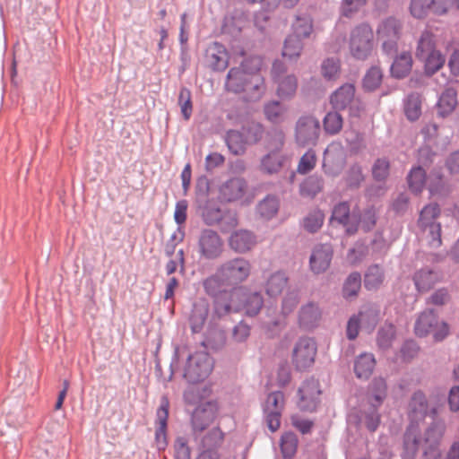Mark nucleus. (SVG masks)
I'll return each instance as SVG.
<instances>
[{"instance_id":"1","label":"nucleus","mask_w":459,"mask_h":459,"mask_svg":"<svg viewBox=\"0 0 459 459\" xmlns=\"http://www.w3.org/2000/svg\"><path fill=\"white\" fill-rule=\"evenodd\" d=\"M250 273L251 264L247 259L234 258L223 263L214 275L204 281V287L208 294H215L223 285L233 286L245 281Z\"/></svg>"},{"instance_id":"2","label":"nucleus","mask_w":459,"mask_h":459,"mask_svg":"<svg viewBox=\"0 0 459 459\" xmlns=\"http://www.w3.org/2000/svg\"><path fill=\"white\" fill-rule=\"evenodd\" d=\"M414 333L418 337L431 334L436 342H440L448 335L449 326L445 321H440L433 310L428 309L417 317Z\"/></svg>"},{"instance_id":"3","label":"nucleus","mask_w":459,"mask_h":459,"mask_svg":"<svg viewBox=\"0 0 459 459\" xmlns=\"http://www.w3.org/2000/svg\"><path fill=\"white\" fill-rule=\"evenodd\" d=\"M374 48V33L368 24L356 27L350 37V52L357 59L368 58Z\"/></svg>"},{"instance_id":"4","label":"nucleus","mask_w":459,"mask_h":459,"mask_svg":"<svg viewBox=\"0 0 459 459\" xmlns=\"http://www.w3.org/2000/svg\"><path fill=\"white\" fill-rule=\"evenodd\" d=\"M212 368V359L207 352H195L188 357L184 377L191 384H197L208 377Z\"/></svg>"},{"instance_id":"5","label":"nucleus","mask_w":459,"mask_h":459,"mask_svg":"<svg viewBox=\"0 0 459 459\" xmlns=\"http://www.w3.org/2000/svg\"><path fill=\"white\" fill-rule=\"evenodd\" d=\"M272 79L276 86V94L281 100L293 98L298 90V78L294 74H286V66L281 61H275L272 68Z\"/></svg>"},{"instance_id":"6","label":"nucleus","mask_w":459,"mask_h":459,"mask_svg":"<svg viewBox=\"0 0 459 459\" xmlns=\"http://www.w3.org/2000/svg\"><path fill=\"white\" fill-rule=\"evenodd\" d=\"M401 30V22L393 17L385 19L377 27V39L381 42L382 48L386 54H393L397 50Z\"/></svg>"},{"instance_id":"7","label":"nucleus","mask_w":459,"mask_h":459,"mask_svg":"<svg viewBox=\"0 0 459 459\" xmlns=\"http://www.w3.org/2000/svg\"><path fill=\"white\" fill-rule=\"evenodd\" d=\"M317 347L316 342L307 337L299 339L295 343L291 361L297 370H305L310 368L316 355Z\"/></svg>"},{"instance_id":"8","label":"nucleus","mask_w":459,"mask_h":459,"mask_svg":"<svg viewBox=\"0 0 459 459\" xmlns=\"http://www.w3.org/2000/svg\"><path fill=\"white\" fill-rule=\"evenodd\" d=\"M263 66V59L259 56H250L245 59L239 68L249 77L253 98H261L264 92V78L258 74Z\"/></svg>"},{"instance_id":"9","label":"nucleus","mask_w":459,"mask_h":459,"mask_svg":"<svg viewBox=\"0 0 459 459\" xmlns=\"http://www.w3.org/2000/svg\"><path fill=\"white\" fill-rule=\"evenodd\" d=\"M319 382L315 378L307 379L299 389V407L302 411H314L320 403Z\"/></svg>"},{"instance_id":"10","label":"nucleus","mask_w":459,"mask_h":459,"mask_svg":"<svg viewBox=\"0 0 459 459\" xmlns=\"http://www.w3.org/2000/svg\"><path fill=\"white\" fill-rule=\"evenodd\" d=\"M320 126L313 117H302L296 126V141L300 146L316 144L319 135Z\"/></svg>"},{"instance_id":"11","label":"nucleus","mask_w":459,"mask_h":459,"mask_svg":"<svg viewBox=\"0 0 459 459\" xmlns=\"http://www.w3.org/2000/svg\"><path fill=\"white\" fill-rule=\"evenodd\" d=\"M243 294L242 289H234L231 291H221L218 288L214 299V312L221 317L229 314L231 309L240 310V305L237 303V299Z\"/></svg>"},{"instance_id":"12","label":"nucleus","mask_w":459,"mask_h":459,"mask_svg":"<svg viewBox=\"0 0 459 459\" xmlns=\"http://www.w3.org/2000/svg\"><path fill=\"white\" fill-rule=\"evenodd\" d=\"M344 166L343 151L340 144L332 143L325 151L323 169L326 175L338 176Z\"/></svg>"},{"instance_id":"13","label":"nucleus","mask_w":459,"mask_h":459,"mask_svg":"<svg viewBox=\"0 0 459 459\" xmlns=\"http://www.w3.org/2000/svg\"><path fill=\"white\" fill-rule=\"evenodd\" d=\"M226 89L230 91L239 93L245 92L247 99L249 100H256L260 98L252 97V89L249 83V77L239 67L231 68L227 75Z\"/></svg>"},{"instance_id":"14","label":"nucleus","mask_w":459,"mask_h":459,"mask_svg":"<svg viewBox=\"0 0 459 459\" xmlns=\"http://www.w3.org/2000/svg\"><path fill=\"white\" fill-rule=\"evenodd\" d=\"M437 413V411L435 408L429 409L426 396L422 392L419 391L413 394L409 403L408 411L411 424L423 420L429 414L434 417Z\"/></svg>"},{"instance_id":"15","label":"nucleus","mask_w":459,"mask_h":459,"mask_svg":"<svg viewBox=\"0 0 459 459\" xmlns=\"http://www.w3.org/2000/svg\"><path fill=\"white\" fill-rule=\"evenodd\" d=\"M222 240L217 232L211 230H204L199 238V248L201 254L209 259L218 257L222 252Z\"/></svg>"},{"instance_id":"16","label":"nucleus","mask_w":459,"mask_h":459,"mask_svg":"<svg viewBox=\"0 0 459 459\" xmlns=\"http://www.w3.org/2000/svg\"><path fill=\"white\" fill-rule=\"evenodd\" d=\"M206 60L209 66L217 71H223L229 65V53L226 48L219 43H212L206 49Z\"/></svg>"},{"instance_id":"17","label":"nucleus","mask_w":459,"mask_h":459,"mask_svg":"<svg viewBox=\"0 0 459 459\" xmlns=\"http://www.w3.org/2000/svg\"><path fill=\"white\" fill-rule=\"evenodd\" d=\"M423 446L418 425L411 424L404 435L403 458L414 459L419 448Z\"/></svg>"},{"instance_id":"18","label":"nucleus","mask_w":459,"mask_h":459,"mask_svg":"<svg viewBox=\"0 0 459 459\" xmlns=\"http://www.w3.org/2000/svg\"><path fill=\"white\" fill-rule=\"evenodd\" d=\"M322 318V311L318 305L309 302L302 306L299 312V325L304 330L316 328Z\"/></svg>"},{"instance_id":"19","label":"nucleus","mask_w":459,"mask_h":459,"mask_svg":"<svg viewBox=\"0 0 459 459\" xmlns=\"http://www.w3.org/2000/svg\"><path fill=\"white\" fill-rule=\"evenodd\" d=\"M352 226L347 229L348 233H355L359 228L364 231L371 230L377 222V211L375 207L371 206L365 209L362 212L357 214L355 212L351 215Z\"/></svg>"},{"instance_id":"20","label":"nucleus","mask_w":459,"mask_h":459,"mask_svg":"<svg viewBox=\"0 0 459 459\" xmlns=\"http://www.w3.org/2000/svg\"><path fill=\"white\" fill-rule=\"evenodd\" d=\"M333 256L332 247L328 245H319L315 247L310 256V267L316 273L328 269Z\"/></svg>"},{"instance_id":"21","label":"nucleus","mask_w":459,"mask_h":459,"mask_svg":"<svg viewBox=\"0 0 459 459\" xmlns=\"http://www.w3.org/2000/svg\"><path fill=\"white\" fill-rule=\"evenodd\" d=\"M169 400L163 397L157 410V421L159 426L155 432V439L160 449H164L167 446L166 429L169 418Z\"/></svg>"},{"instance_id":"22","label":"nucleus","mask_w":459,"mask_h":459,"mask_svg":"<svg viewBox=\"0 0 459 459\" xmlns=\"http://www.w3.org/2000/svg\"><path fill=\"white\" fill-rule=\"evenodd\" d=\"M256 238L255 235L245 230L233 232L229 239L230 247L238 253H246L255 247Z\"/></svg>"},{"instance_id":"23","label":"nucleus","mask_w":459,"mask_h":459,"mask_svg":"<svg viewBox=\"0 0 459 459\" xmlns=\"http://www.w3.org/2000/svg\"><path fill=\"white\" fill-rule=\"evenodd\" d=\"M247 190V184L243 178H235L228 180L221 187V195L227 202L241 199Z\"/></svg>"},{"instance_id":"24","label":"nucleus","mask_w":459,"mask_h":459,"mask_svg":"<svg viewBox=\"0 0 459 459\" xmlns=\"http://www.w3.org/2000/svg\"><path fill=\"white\" fill-rule=\"evenodd\" d=\"M355 87L353 84H344L341 86L331 96V104L335 109H344L355 100Z\"/></svg>"},{"instance_id":"25","label":"nucleus","mask_w":459,"mask_h":459,"mask_svg":"<svg viewBox=\"0 0 459 459\" xmlns=\"http://www.w3.org/2000/svg\"><path fill=\"white\" fill-rule=\"evenodd\" d=\"M412 56L410 52L403 51L394 60L391 74L395 78H404L412 68Z\"/></svg>"},{"instance_id":"26","label":"nucleus","mask_w":459,"mask_h":459,"mask_svg":"<svg viewBox=\"0 0 459 459\" xmlns=\"http://www.w3.org/2000/svg\"><path fill=\"white\" fill-rule=\"evenodd\" d=\"M284 161L285 158L280 150L273 151L263 157L260 169L266 174H275L281 169Z\"/></svg>"},{"instance_id":"27","label":"nucleus","mask_w":459,"mask_h":459,"mask_svg":"<svg viewBox=\"0 0 459 459\" xmlns=\"http://www.w3.org/2000/svg\"><path fill=\"white\" fill-rule=\"evenodd\" d=\"M290 35L302 39L309 38L314 31L313 20L309 15H297L291 26Z\"/></svg>"},{"instance_id":"28","label":"nucleus","mask_w":459,"mask_h":459,"mask_svg":"<svg viewBox=\"0 0 459 459\" xmlns=\"http://www.w3.org/2000/svg\"><path fill=\"white\" fill-rule=\"evenodd\" d=\"M438 280V274L429 269H421L413 277L415 286L419 291L429 290Z\"/></svg>"},{"instance_id":"29","label":"nucleus","mask_w":459,"mask_h":459,"mask_svg":"<svg viewBox=\"0 0 459 459\" xmlns=\"http://www.w3.org/2000/svg\"><path fill=\"white\" fill-rule=\"evenodd\" d=\"M456 91L453 88L446 89L437 102V112L440 116L446 117L451 114L457 105Z\"/></svg>"},{"instance_id":"30","label":"nucleus","mask_w":459,"mask_h":459,"mask_svg":"<svg viewBox=\"0 0 459 459\" xmlns=\"http://www.w3.org/2000/svg\"><path fill=\"white\" fill-rule=\"evenodd\" d=\"M437 50L435 35L431 31L425 30L418 39L415 52L417 58L423 59L426 55Z\"/></svg>"},{"instance_id":"31","label":"nucleus","mask_w":459,"mask_h":459,"mask_svg":"<svg viewBox=\"0 0 459 459\" xmlns=\"http://www.w3.org/2000/svg\"><path fill=\"white\" fill-rule=\"evenodd\" d=\"M214 413L211 405L196 408L192 415L193 427L197 430H204L213 420Z\"/></svg>"},{"instance_id":"32","label":"nucleus","mask_w":459,"mask_h":459,"mask_svg":"<svg viewBox=\"0 0 459 459\" xmlns=\"http://www.w3.org/2000/svg\"><path fill=\"white\" fill-rule=\"evenodd\" d=\"M288 285V277L282 272L273 273L265 284V291L271 297L280 295Z\"/></svg>"},{"instance_id":"33","label":"nucleus","mask_w":459,"mask_h":459,"mask_svg":"<svg viewBox=\"0 0 459 459\" xmlns=\"http://www.w3.org/2000/svg\"><path fill=\"white\" fill-rule=\"evenodd\" d=\"M440 207L437 204H429L425 205L420 212L418 226L419 228L429 227L436 224H440L437 222V219L440 215Z\"/></svg>"},{"instance_id":"34","label":"nucleus","mask_w":459,"mask_h":459,"mask_svg":"<svg viewBox=\"0 0 459 459\" xmlns=\"http://www.w3.org/2000/svg\"><path fill=\"white\" fill-rule=\"evenodd\" d=\"M375 358L372 354H361L355 361L354 371L359 378H368L375 368Z\"/></svg>"},{"instance_id":"35","label":"nucleus","mask_w":459,"mask_h":459,"mask_svg":"<svg viewBox=\"0 0 459 459\" xmlns=\"http://www.w3.org/2000/svg\"><path fill=\"white\" fill-rule=\"evenodd\" d=\"M357 317L360 322L361 327L370 332L378 323L379 311L376 307H366L359 313Z\"/></svg>"},{"instance_id":"36","label":"nucleus","mask_w":459,"mask_h":459,"mask_svg":"<svg viewBox=\"0 0 459 459\" xmlns=\"http://www.w3.org/2000/svg\"><path fill=\"white\" fill-rule=\"evenodd\" d=\"M421 238L431 247H439L442 244L441 224L420 228Z\"/></svg>"},{"instance_id":"37","label":"nucleus","mask_w":459,"mask_h":459,"mask_svg":"<svg viewBox=\"0 0 459 459\" xmlns=\"http://www.w3.org/2000/svg\"><path fill=\"white\" fill-rule=\"evenodd\" d=\"M408 184L413 193H421L426 184V171L421 167L412 168L408 175Z\"/></svg>"},{"instance_id":"38","label":"nucleus","mask_w":459,"mask_h":459,"mask_svg":"<svg viewBox=\"0 0 459 459\" xmlns=\"http://www.w3.org/2000/svg\"><path fill=\"white\" fill-rule=\"evenodd\" d=\"M421 60L424 62L426 74L430 75L443 67L446 57L439 50H437L426 55Z\"/></svg>"},{"instance_id":"39","label":"nucleus","mask_w":459,"mask_h":459,"mask_svg":"<svg viewBox=\"0 0 459 459\" xmlns=\"http://www.w3.org/2000/svg\"><path fill=\"white\" fill-rule=\"evenodd\" d=\"M303 49V44L300 39L289 35L283 44L282 56L288 59H296L300 56Z\"/></svg>"},{"instance_id":"40","label":"nucleus","mask_w":459,"mask_h":459,"mask_svg":"<svg viewBox=\"0 0 459 459\" xmlns=\"http://www.w3.org/2000/svg\"><path fill=\"white\" fill-rule=\"evenodd\" d=\"M323 189V179L316 176L306 178L300 185V194L303 196L314 197Z\"/></svg>"},{"instance_id":"41","label":"nucleus","mask_w":459,"mask_h":459,"mask_svg":"<svg viewBox=\"0 0 459 459\" xmlns=\"http://www.w3.org/2000/svg\"><path fill=\"white\" fill-rule=\"evenodd\" d=\"M384 273L378 265H372L365 274L364 285L368 290H376L384 281Z\"/></svg>"},{"instance_id":"42","label":"nucleus","mask_w":459,"mask_h":459,"mask_svg":"<svg viewBox=\"0 0 459 459\" xmlns=\"http://www.w3.org/2000/svg\"><path fill=\"white\" fill-rule=\"evenodd\" d=\"M226 143L230 151L235 154L239 155L245 152L246 140L243 134L236 130H230L227 134Z\"/></svg>"},{"instance_id":"43","label":"nucleus","mask_w":459,"mask_h":459,"mask_svg":"<svg viewBox=\"0 0 459 459\" xmlns=\"http://www.w3.org/2000/svg\"><path fill=\"white\" fill-rule=\"evenodd\" d=\"M404 113L411 121L417 120L421 115V100L418 94L408 96L404 105Z\"/></svg>"},{"instance_id":"44","label":"nucleus","mask_w":459,"mask_h":459,"mask_svg":"<svg viewBox=\"0 0 459 459\" xmlns=\"http://www.w3.org/2000/svg\"><path fill=\"white\" fill-rule=\"evenodd\" d=\"M264 304L263 297L260 293L255 292L249 294L240 307L247 316H253L259 313Z\"/></svg>"},{"instance_id":"45","label":"nucleus","mask_w":459,"mask_h":459,"mask_svg":"<svg viewBox=\"0 0 459 459\" xmlns=\"http://www.w3.org/2000/svg\"><path fill=\"white\" fill-rule=\"evenodd\" d=\"M383 79V73L377 66H372L365 74L363 79V88L366 91H372L377 89Z\"/></svg>"},{"instance_id":"46","label":"nucleus","mask_w":459,"mask_h":459,"mask_svg":"<svg viewBox=\"0 0 459 459\" xmlns=\"http://www.w3.org/2000/svg\"><path fill=\"white\" fill-rule=\"evenodd\" d=\"M370 398L374 399L376 403L373 406L376 408L380 405L386 396V383L383 378H375L369 387Z\"/></svg>"},{"instance_id":"47","label":"nucleus","mask_w":459,"mask_h":459,"mask_svg":"<svg viewBox=\"0 0 459 459\" xmlns=\"http://www.w3.org/2000/svg\"><path fill=\"white\" fill-rule=\"evenodd\" d=\"M342 117L336 111L328 112L324 118V128L329 134H338L342 128Z\"/></svg>"},{"instance_id":"48","label":"nucleus","mask_w":459,"mask_h":459,"mask_svg":"<svg viewBox=\"0 0 459 459\" xmlns=\"http://www.w3.org/2000/svg\"><path fill=\"white\" fill-rule=\"evenodd\" d=\"M332 221H337L340 224L352 226L351 217H350V206L348 203L342 202L336 204L333 210Z\"/></svg>"},{"instance_id":"49","label":"nucleus","mask_w":459,"mask_h":459,"mask_svg":"<svg viewBox=\"0 0 459 459\" xmlns=\"http://www.w3.org/2000/svg\"><path fill=\"white\" fill-rule=\"evenodd\" d=\"M298 438L294 433L288 432L282 435L281 442V449L283 457L290 459L297 451Z\"/></svg>"},{"instance_id":"50","label":"nucleus","mask_w":459,"mask_h":459,"mask_svg":"<svg viewBox=\"0 0 459 459\" xmlns=\"http://www.w3.org/2000/svg\"><path fill=\"white\" fill-rule=\"evenodd\" d=\"M442 437V431L437 426L429 427L426 432L424 437H422L423 445L426 446L425 450L432 451L437 450V447L439 444V441Z\"/></svg>"},{"instance_id":"51","label":"nucleus","mask_w":459,"mask_h":459,"mask_svg":"<svg viewBox=\"0 0 459 459\" xmlns=\"http://www.w3.org/2000/svg\"><path fill=\"white\" fill-rule=\"evenodd\" d=\"M279 209V202L275 197L267 196L258 204L257 211L259 214L265 218L270 219L273 217Z\"/></svg>"},{"instance_id":"52","label":"nucleus","mask_w":459,"mask_h":459,"mask_svg":"<svg viewBox=\"0 0 459 459\" xmlns=\"http://www.w3.org/2000/svg\"><path fill=\"white\" fill-rule=\"evenodd\" d=\"M223 212L214 204L208 202L202 209V216L208 225L219 223L222 218Z\"/></svg>"},{"instance_id":"53","label":"nucleus","mask_w":459,"mask_h":459,"mask_svg":"<svg viewBox=\"0 0 459 459\" xmlns=\"http://www.w3.org/2000/svg\"><path fill=\"white\" fill-rule=\"evenodd\" d=\"M324 220V213L320 210H315L304 218L303 226L306 230L313 233L322 227Z\"/></svg>"},{"instance_id":"54","label":"nucleus","mask_w":459,"mask_h":459,"mask_svg":"<svg viewBox=\"0 0 459 459\" xmlns=\"http://www.w3.org/2000/svg\"><path fill=\"white\" fill-rule=\"evenodd\" d=\"M361 286V277L359 273H351L345 281L343 286V296L352 298L357 296Z\"/></svg>"},{"instance_id":"55","label":"nucleus","mask_w":459,"mask_h":459,"mask_svg":"<svg viewBox=\"0 0 459 459\" xmlns=\"http://www.w3.org/2000/svg\"><path fill=\"white\" fill-rule=\"evenodd\" d=\"M178 105L185 120H188L193 112L191 91L187 88H181L178 95Z\"/></svg>"},{"instance_id":"56","label":"nucleus","mask_w":459,"mask_h":459,"mask_svg":"<svg viewBox=\"0 0 459 459\" xmlns=\"http://www.w3.org/2000/svg\"><path fill=\"white\" fill-rule=\"evenodd\" d=\"M284 407V394L281 392H273L268 394L265 404L264 411H282Z\"/></svg>"},{"instance_id":"57","label":"nucleus","mask_w":459,"mask_h":459,"mask_svg":"<svg viewBox=\"0 0 459 459\" xmlns=\"http://www.w3.org/2000/svg\"><path fill=\"white\" fill-rule=\"evenodd\" d=\"M285 108L278 101H272L265 105L264 114L268 120L273 123H279L282 120Z\"/></svg>"},{"instance_id":"58","label":"nucleus","mask_w":459,"mask_h":459,"mask_svg":"<svg viewBox=\"0 0 459 459\" xmlns=\"http://www.w3.org/2000/svg\"><path fill=\"white\" fill-rule=\"evenodd\" d=\"M429 10H431L430 0H411V2L410 12L414 18L426 17Z\"/></svg>"},{"instance_id":"59","label":"nucleus","mask_w":459,"mask_h":459,"mask_svg":"<svg viewBox=\"0 0 459 459\" xmlns=\"http://www.w3.org/2000/svg\"><path fill=\"white\" fill-rule=\"evenodd\" d=\"M316 163V156L314 151L308 150L299 162L297 171L299 174H307L311 171Z\"/></svg>"},{"instance_id":"60","label":"nucleus","mask_w":459,"mask_h":459,"mask_svg":"<svg viewBox=\"0 0 459 459\" xmlns=\"http://www.w3.org/2000/svg\"><path fill=\"white\" fill-rule=\"evenodd\" d=\"M395 330L393 325H387L383 327L378 332L377 343L380 348L386 349L390 347L392 341L394 338Z\"/></svg>"},{"instance_id":"61","label":"nucleus","mask_w":459,"mask_h":459,"mask_svg":"<svg viewBox=\"0 0 459 459\" xmlns=\"http://www.w3.org/2000/svg\"><path fill=\"white\" fill-rule=\"evenodd\" d=\"M389 162L385 159H378L375 162L372 173L377 180H385L389 175Z\"/></svg>"},{"instance_id":"62","label":"nucleus","mask_w":459,"mask_h":459,"mask_svg":"<svg viewBox=\"0 0 459 459\" xmlns=\"http://www.w3.org/2000/svg\"><path fill=\"white\" fill-rule=\"evenodd\" d=\"M175 459H190L191 450L185 437H178L174 445Z\"/></svg>"},{"instance_id":"63","label":"nucleus","mask_w":459,"mask_h":459,"mask_svg":"<svg viewBox=\"0 0 459 459\" xmlns=\"http://www.w3.org/2000/svg\"><path fill=\"white\" fill-rule=\"evenodd\" d=\"M340 69L339 63L333 59H326L322 64V74L325 79H334Z\"/></svg>"},{"instance_id":"64","label":"nucleus","mask_w":459,"mask_h":459,"mask_svg":"<svg viewBox=\"0 0 459 459\" xmlns=\"http://www.w3.org/2000/svg\"><path fill=\"white\" fill-rule=\"evenodd\" d=\"M431 11L437 15L448 13L455 4V0H431Z\"/></svg>"}]
</instances>
